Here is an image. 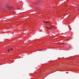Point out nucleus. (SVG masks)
<instances>
[{
  "label": "nucleus",
  "mask_w": 79,
  "mask_h": 79,
  "mask_svg": "<svg viewBox=\"0 0 79 79\" xmlns=\"http://www.w3.org/2000/svg\"><path fill=\"white\" fill-rule=\"evenodd\" d=\"M6 8L8 10H11V9H12V8H13V7H9V6H7L6 7Z\"/></svg>",
  "instance_id": "f257e3e1"
},
{
  "label": "nucleus",
  "mask_w": 79,
  "mask_h": 79,
  "mask_svg": "<svg viewBox=\"0 0 79 79\" xmlns=\"http://www.w3.org/2000/svg\"><path fill=\"white\" fill-rule=\"evenodd\" d=\"M0 10H3V9L2 8V7H1L0 6Z\"/></svg>",
  "instance_id": "f03ea898"
},
{
  "label": "nucleus",
  "mask_w": 79,
  "mask_h": 79,
  "mask_svg": "<svg viewBox=\"0 0 79 79\" xmlns=\"http://www.w3.org/2000/svg\"><path fill=\"white\" fill-rule=\"evenodd\" d=\"M47 28L48 29H50V28L49 27H47Z\"/></svg>",
  "instance_id": "7ed1b4c3"
},
{
  "label": "nucleus",
  "mask_w": 79,
  "mask_h": 79,
  "mask_svg": "<svg viewBox=\"0 0 79 79\" xmlns=\"http://www.w3.org/2000/svg\"><path fill=\"white\" fill-rule=\"evenodd\" d=\"M45 23H46V24H47V23H48V22H46Z\"/></svg>",
  "instance_id": "20e7f679"
},
{
  "label": "nucleus",
  "mask_w": 79,
  "mask_h": 79,
  "mask_svg": "<svg viewBox=\"0 0 79 79\" xmlns=\"http://www.w3.org/2000/svg\"><path fill=\"white\" fill-rule=\"evenodd\" d=\"M13 13H14V14H16V12H13Z\"/></svg>",
  "instance_id": "39448f33"
},
{
  "label": "nucleus",
  "mask_w": 79,
  "mask_h": 79,
  "mask_svg": "<svg viewBox=\"0 0 79 79\" xmlns=\"http://www.w3.org/2000/svg\"><path fill=\"white\" fill-rule=\"evenodd\" d=\"M7 51H8V52H10V49H8L7 50Z\"/></svg>",
  "instance_id": "423d86ee"
},
{
  "label": "nucleus",
  "mask_w": 79,
  "mask_h": 79,
  "mask_svg": "<svg viewBox=\"0 0 79 79\" xmlns=\"http://www.w3.org/2000/svg\"><path fill=\"white\" fill-rule=\"evenodd\" d=\"M43 23H45V21H44Z\"/></svg>",
  "instance_id": "0eeeda50"
},
{
  "label": "nucleus",
  "mask_w": 79,
  "mask_h": 79,
  "mask_svg": "<svg viewBox=\"0 0 79 79\" xmlns=\"http://www.w3.org/2000/svg\"><path fill=\"white\" fill-rule=\"evenodd\" d=\"M10 49L11 50H13V49Z\"/></svg>",
  "instance_id": "6e6552de"
},
{
  "label": "nucleus",
  "mask_w": 79,
  "mask_h": 79,
  "mask_svg": "<svg viewBox=\"0 0 79 79\" xmlns=\"http://www.w3.org/2000/svg\"><path fill=\"white\" fill-rule=\"evenodd\" d=\"M3 21H5V19H3Z\"/></svg>",
  "instance_id": "1a4fd4ad"
},
{
  "label": "nucleus",
  "mask_w": 79,
  "mask_h": 79,
  "mask_svg": "<svg viewBox=\"0 0 79 79\" xmlns=\"http://www.w3.org/2000/svg\"><path fill=\"white\" fill-rule=\"evenodd\" d=\"M52 29V28H50V29Z\"/></svg>",
  "instance_id": "9d476101"
},
{
  "label": "nucleus",
  "mask_w": 79,
  "mask_h": 79,
  "mask_svg": "<svg viewBox=\"0 0 79 79\" xmlns=\"http://www.w3.org/2000/svg\"><path fill=\"white\" fill-rule=\"evenodd\" d=\"M19 9H18V10H19Z\"/></svg>",
  "instance_id": "9b49d317"
}]
</instances>
